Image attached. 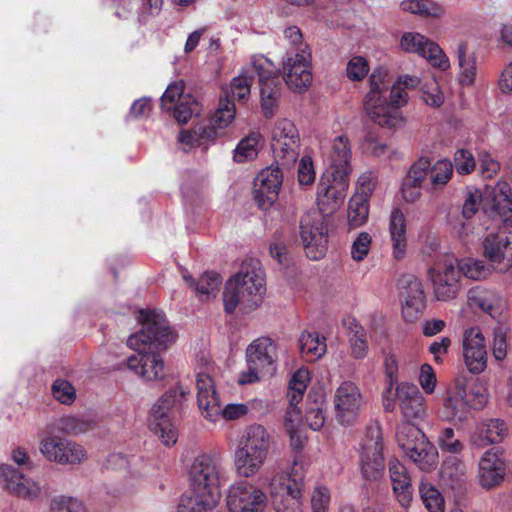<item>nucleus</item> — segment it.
<instances>
[{
  "instance_id": "1",
  "label": "nucleus",
  "mask_w": 512,
  "mask_h": 512,
  "mask_svg": "<svg viewBox=\"0 0 512 512\" xmlns=\"http://www.w3.org/2000/svg\"><path fill=\"white\" fill-rule=\"evenodd\" d=\"M142 328L127 339V345L138 353L127 359V366L144 380L162 379L164 362L160 352L176 340V333L169 326L162 311L141 310Z\"/></svg>"
},
{
  "instance_id": "2",
  "label": "nucleus",
  "mask_w": 512,
  "mask_h": 512,
  "mask_svg": "<svg viewBox=\"0 0 512 512\" xmlns=\"http://www.w3.org/2000/svg\"><path fill=\"white\" fill-rule=\"evenodd\" d=\"M395 399L405 419L396 429V441L405 455L422 471H430L437 464L438 452L427 439L424 432L411 420L421 419L425 415V398L419 388L412 383L397 384L391 396Z\"/></svg>"
},
{
  "instance_id": "3",
  "label": "nucleus",
  "mask_w": 512,
  "mask_h": 512,
  "mask_svg": "<svg viewBox=\"0 0 512 512\" xmlns=\"http://www.w3.org/2000/svg\"><path fill=\"white\" fill-rule=\"evenodd\" d=\"M265 292V275L259 258H245L239 273L225 284L224 310L233 314L239 306L244 313H249L262 304Z\"/></svg>"
},
{
  "instance_id": "4",
  "label": "nucleus",
  "mask_w": 512,
  "mask_h": 512,
  "mask_svg": "<svg viewBox=\"0 0 512 512\" xmlns=\"http://www.w3.org/2000/svg\"><path fill=\"white\" fill-rule=\"evenodd\" d=\"M483 212L500 222L497 232L485 237L483 256H512V189L507 182L496 183L491 201L483 205Z\"/></svg>"
},
{
  "instance_id": "5",
  "label": "nucleus",
  "mask_w": 512,
  "mask_h": 512,
  "mask_svg": "<svg viewBox=\"0 0 512 512\" xmlns=\"http://www.w3.org/2000/svg\"><path fill=\"white\" fill-rule=\"evenodd\" d=\"M270 445L267 430L259 424L248 426L235 452V466L239 475L251 477L263 465Z\"/></svg>"
},
{
  "instance_id": "6",
  "label": "nucleus",
  "mask_w": 512,
  "mask_h": 512,
  "mask_svg": "<svg viewBox=\"0 0 512 512\" xmlns=\"http://www.w3.org/2000/svg\"><path fill=\"white\" fill-rule=\"evenodd\" d=\"M220 464L216 456L200 454L192 462L188 476L190 491L186 495L204 498L206 505H217L220 498Z\"/></svg>"
},
{
  "instance_id": "7",
  "label": "nucleus",
  "mask_w": 512,
  "mask_h": 512,
  "mask_svg": "<svg viewBox=\"0 0 512 512\" xmlns=\"http://www.w3.org/2000/svg\"><path fill=\"white\" fill-rule=\"evenodd\" d=\"M189 394L190 390L187 387L178 384L166 391L151 409L150 430L158 435L166 446L177 442L178 432L172 422V415Z\"/></svg>"
},
{
  "instance_id": "8",
  "label": "nucleus",
  "mask_w": 512,
  "mask_h": 512,
  "mask_svg": "<svg viewBox=\"0 0 512 512\" xmlns=\"http://www.w3.org/2000/svg\"><path fill=\"white\" fill-rule=\"evenodd\" d=\"M388 72L375 69L369 77L370 90L365 97V109L373 122L381 127L396 128L403 123V117L387 105Z\"/></svg>"
},
{
  "instance_id": "9",
  "label": "nucleus",
  "mask_w": 512,
  "mask_h": 512,
  "mask_svg": "<svg viewBox=\"0 0 512 512\" xmlns=\"http://www.w3.org/2000/svg\"><path fill=\"white\" fill-rule=\"evenodd\" d=\"M486 401L483 393L468 391L464 385L457 384L445 398L439 415L445 421L462 423L468 419L471 409L482 408Z\"/></svg>"
},
{
  "instance_id": "10",
  "label": "nucleus",
  "mask_w": 512,
  "mask_h": 512,
  "mask_svg": "<svg viewBox=\"0 0 512 512\" xmlns=\"http://www.w3.org/2000/svg\"><path fill=\"white\" fill-rule=\"evenodd\" d=\"M249 378L241 380V383H252L259 380V374L272 375L276 370L278 360L277 344L266 336L252 341L246 350Z\"/></svg>"
},
{
  "instance_id": "11",
  "label": "nucleus",
  "mask_w": 512,
  "mask_h": 512,
  "mask_svg": "<svg viewBox=\"0 0 512 512\" xmlns=\"http://www.w3.org/2000/svg\"><path fill=\"white\" fill-rule=\"evenodd\" d=\"M361 475L367 481H378L384 475V443L381 429L369 427L362 439Z\"/></svg>"
},
{
  "instance_id": "12",
  "label": "nucleus",
  "mask_w": 512,
  "mask_h": 512,
  "mask_svg": "<svg viewBox=\"0 0 512 512\" xmlns=\"http://www.w3.org/2000/svg\"><path fill=\"white\" fill-rule=\"evenodd\" d=\"M349 187V176L343 170L324 172L317 185V206L323 215H330L343 204Z\"/></svg>"
},
{
  "instance_id": "13",
  "label": "nucleus",
  "mask_w": 512,
  "mask_h": 512,
  "mask_svg": "<svg viewBox=\"0 0 512 512\" xmlns=\"http://www.w3.org/2000/svg\"><path fill=\"white\" fill-rule=\"evenodd\" d=\"M428 277L438 301H451L461 291V269L457 268L451 258L434 262L428 269Z\"/></svg>"
},
{
  "instance_id": "14",
  "label": "nucleus",
  "mask_w": 512,
  "mask_h": 512,
  "mask_svg": "<svg viewBox=\"0 0 512 512\" xmlns=\"http://www.w3.org/2000/svg\"><path fill=\"white\" fill-rule=\"evenodd\" d=\"M300 138L294 123L288 119L276 122L271 139V148L278 165L289 168L299 156Z\"/></svg>"
},
{
  "instance_id": "15",
  "label": "nucleus",
  "mask_w": 512,
  "mask_h": 512,
  "mask_svg": "<svg viewBox=\"0 0 512 512\" xmlns=\"http://www.w3.org/2000/svg\"><path fill=\"white\" fill-rule=\"evenodd\" d=\"M283 72V79L290 90L298 93L306 91L312 82L310 50L304 47L298 52H287Z\"/></svg>"
},
{
  "instance_id": "16",
  "label": "nucleus",
  "mask_w": 512,
  "mask_h": 512,
  "mask_svg": "<svg viewBox=\"0 0 512 512\" xmlns=\"http://www.w3.org/2000/svg\"><path fill=\"white\" fill-rule=\"evenodd\" d=\"M267 495L259 487L241 481L227 490L226 505L229 512H263L267 506Z\"/></svg>"
},
{
  "instance_id": "17",
  "label": "nucleus",
  "mask_w": 512,
  "mask_h": 512,
  "mask_svg": "<svg viewBox=\"0 0 512 512\" xmlns=\"http://www.w3.org/2000/svg\"><path fill=\"white\" fill-rule=\"evenodd\" d=\"M303 473H299L297 462L291 473L280 482V491H275V482L272 483V495L274 497V505L276 512H303L302 509V490L304 486Z\"/></svg>"
},
{
  "instance_id": "18",
  "label": "nucleus",
  "mask_w": 512,
  "mask_h": 512,
  "mask_svg": "<svg viewBox=\"0 0 512 512\" xmlns=\"http://www.w3.org/2000/svg\"><path fill=\"white\" fill-rule=\"evenodd\" d=\"M399 297L402 303V316L413 323L425 309V292L422 282L412 274H404L398 280Z\"/></svg>"
},
{
  "instance_id": "19",
  "label": "nucleus",
  "mask_w": 512,
  "mask_h": 512,
  "mask_svg": "<svg viewBox=\"0 0 512 512\" xmlns=\"http://www.w3.org/2000/svg\"><path fill=\"white\" fill-rule=\"evenodd\" d=\"M43 456L59 464H77L86 458L81 445L58 436H48L40 442Z\"/></svg>"
},
{
  "instance_id": "20",
  "label": "nucleus",
  "mask_w": 512,
  "mask_h": 512,
  "mask_svg": "<svg viewBox=\"0 0 512 512\" xmlns=\"http://www.w3.org/2000/svg\"><path fill=\"white\" fill-rule=\"evenodd\" d=\"M400 46L406 52L417 53L440 70L444 71L450 66L449 59L440 46L419 33H405L401 37Z\"/></svg>"
},
{
  "instance_id": "21",
  "label": "nucleus",
  "mask_w": 512,
  "mask_h": 512,
  "mask_svg": "<svg viewBox=\"0 0 512 512\" xmlns=\"http://www.w3.org/2000/svg\"><path fill=\"white\" fill-rule=\"evenodd\" d=\"M301 240L307 256L324 254L328 243V227L322 215L303 217L300 221Z\"/></svg>"
},
{
  "instance_id": "22",
  "label": "nucleus",
  "mask_w": 512,
  "mask_h": 512,
  "mask_svg": "<svg viewBox=\"0 0 512 512\" xmlns=\"http://www.w3.org/2000/svg\"><path fill=\"white\" fill-rule=\"evenodd\" d=\"M361 406L359 388L350 381L343 382L335 393V411L337 420L343 425H352Z\"/></svg>"
},
{
  "instance_id": "23",
  "label": "nucleus",
  "mask_w": 512,
  "mask_h": 512,
  "mask_svg": "<svg viewBox=\"0 0 512 512\" xmlns=\"http://www.w3.org/2000/svg\"><path fill=\"white\" fill-rule=\"evenodd\" d=\"M463 356L468 370L474 374L483 372L487 366L485 339L478 327L467 329L463 335Z\"/></svg>"
},
{
  "instance_id": "24",
  "label": "nucleus",
  "mask_w": 512,
  "mask_h": 512,
  "mask_svg": "<svg viewBox=\"0 0 512 512\" xmlns=\"http://www.w3.org/2000/svg\"><path fill=\"white\" fill-rule=\"evenodd\" d=\"M117 2L115 15L121 20L136 16L138 25H145L158 16L162 10L163 0H114Z\"/></svg>"
},
{
  "instance_id": "25",
  "label": "nucleus",
  "mask_w": 512,
  "mask_h": 512,
  "mask_svg": "<svg viewBox=\"0 0 512 512\" xmlns=\"http://www.w3.org/2000/svg\"><path fill=\"white\" fill-rule=\"evenodd\" d=\"M468 301L471 307L479 308L498 322L501 321L506 309L505 300L496 290L481 286H476L468 291Z\"/></svg>"
},
{
  "instance_id": "26",
  "label": "nucleus",
  "mask_w": 512,
  "mask_h": 512,
  "mask_svg": "<svg viewBox=\"0 0 512 512\" xmlns=\"http://www.w3.org/2000/svg\"><path fill=\"white\" fill-rule=\"evenodd\" d=\"M0 478L5 482L7 489L19 497L34 499L40 494V486L26 478L23 473L12 465H0Z\"/></svg>"
},
{
  "instance_id": "27",
  "label": "nucleus",
  "mask_w": 512,
  "mask_h": 512,
  "mask_svg": "<svg viewBox=\"0 0 512 512\" xmlns=\"http://www.w3.org/2000/svg\"><path fill=\"white\" fill-rule=\"evenodd\" d=\"M479 483L483 488L498 486L505 476V462L496 451H486L479 462Z\"/></svg>"
},
{
  "instance_id": "28",
  "label": "nucleus",
  "mask_w": 512,
  "mask_h": 512,
  "mask_svg": "<svg viewBox=\"0 0 512 512\" xmlns=\"http://www.w3.org/2000/svg\"><path fill=\"white\" fill-rule=\"evenodd\" d=\"M389 475L393 492L403 507H408L412 501L413 488L411 477L406 467L397 458H391L388 463Z\"/></svg>"
},
{
  "instance_id": "29",
  "label": "nucleus",
  "mask_w": 512,
  "mask_h": 512,
  "mask_svg": "<svg viewBox=\"0 0 512 512\" xmlns=\"http://www.w3.org/2000/svg\"><path fill=\"white\" fill-rule=\"evenodd\" d=\"M197 402L203 416L208 420H214L217 415L218 407L215 403L219 396L215 389V384L209 374L199 372L196 378Z\"/></svg>"
},
{
  "instance_id": "30",
  "label": "nucleus",
  "mask_w": 512,
  "mask_h": 512,
  "mask_svg": "<svg viewBox=\"0 0 512 512\" xmlns=\"http://www.w3.org/2000/svg\"><path fill=\"white\" fill-rule=\"evenodd\" d=\"M180 272L185 283L199 295L201 300L208 299L222 283L221 275L215 271H205L197 280L189 274L187 269L180 267Z\"/></svg>"
},
{
  "instance_id": "31",
  "label": "nucleus",
  "mask_w": 512,
  "mask_h": 512,
  "mask_svg": "<svg viewBox=\"0 0 512 512\" xmlns=\"http://www.w3.org/2000/svg\"><path fill=\"white\" fill-rule=\"evenodd\" d=\"M351 155L348 137L346 135L337 136L332 144L330 166L325 172L335 173V171L340 172L343 170L349 176L352 171L350 165Z\"/></svg>"
},
{
  "instance_id": "32",
  "label": "nucleus",
  "mask_w": 512,
  "mask_h": 512,
  "mask_svg": "<svg viewBox=\"0 0 512 512\" xmlns=\"http://www.w3.org/2000/svg\"><path fill=\"white\" fill-rule=\"evenodd\" d=\"M399 362L395 354L387 353L384 357V374L386 387L382 392L383 407L386 412L395 410V399L393 394L394 386L398 383Z\"/></svg>"
},
{
  "instance_id": "33",
  "label": "nucleus",
  "mask_w": 512,
  "mask_h": 512,
  "mask_svg": "<svg viewBox=\"0 0 512 512\" xmlns=\"http://www.w3.org/2000/svg\"><path fill=\"white\" fill-rule=\"evenodd\" d=\"M326 338L318 332L304 331L299 337V350L306 362H314L326 353Z\"/></svg>"
},
{
  "instance_id": "34",
  "label": "nucleus",
  "mask_w": 512,
  "mask_h": 512,
  "mask_svg": "<svg viewBox=\"0 0 512 512\" xmlns=\"http://www.w3.org/2000/svg\"><path fill=\"white\" fill-rule=\"evenodd\" d=\"M389 230L394 256L405 254L407 247L406 219L403 212L398 208L391 213Z\"/></svg>"
},
{
  "instance_id": "35",
  "label": "nucleus",
  "mask_w": 512,
  "mask_h": 512,
  "mask_svg": "<svg viewBox=\"0 0 512 512\" xmlns=\"http://www.w3.org/2000/svg\"><path fill=\"white\" fill-rule=\"evenodd\" d=\"M457 268L461 269V277L473 280L485 279L491 274L487 258H451Z\"/></svg>"
},
{
  "instance_id": "36",
  "label": "nucleus",
  "mask_w": 512,
  "mask_h": 512,
  "mask_svg": "<svg viewBox=\"0 0 512 512\" xmlns=\"http://www.w3.org/2000/svg\"><path fill=\"white\" fill-rule=\"evenodd\" d=\"M466 466L458 457L450 456L444 460L440 476L444 483L452 488L460 487L465 481Z\"/></svg>"
},
{
  "instance_id": "37",
  "label": "nucleus",
  "mask_w": 512,
  "mask_h": 512,
  "mask_svg": "<svg viewBox=\"0 0 512 512\" xmlns=\"http://www.w3.org/2000/svg\"><path fill=\"white\" fill-rule=\"evenodd\" d=\"M458 65L460 68L459 82L462 86H471L476 77V57L474 54L467 55V44L461 42L457 47Z\"/></svg>"
},
{
  "instance_id": "38",
  "label": "nucleus",
  "mask_w": 512,
  "mask_h": 512,
  "mask_svg": "<svg viewBox=\"0 0 512 512\" xmlns=\"http://www.w3.org/2000/svg\"><path fill=\"white\" fill-rule=\"evenodd\" d=\"M281 81L279 78L260 85L261 108L265 117L271 118L278 106V99L281 94Z\"/></svg>"
},
{
  "instance_id": "39",
  "label": "nucleus",
  "mask_w": 512,
  "mask_h": 512,
  "mask_svg": "<svg viewBox=\"0 0 512 512\" xmlns=\"http://www.w3.org/2000/svg\"><path fill=\"white\" fill-rule=\"evenodd\" d=\"M348 223L351 228L364 225L369 215V200L365 196L353 195L348 203Z\"/></svg>"
},
{
  "instance_id": "40",
  "label": "nucleus",
  "mask_w": 512,
  "mask_h": 512,
  "mask_svg": "<svg viewBox=\"0 0 512 512\" xmlns=\"http://www.w3.org/2000/svg\"><path fill=\"white\" fill-rule=\"evenodd\" d=\"M323 404V394H308L305 418L309 427L313 430H319L324 425L325 414Z\"/></svg>"
},
{
  "instance_id": "41",
  "label": "nucleus",
  "mask_w": 512,
  "mask_h": 512,
  "mask_svg": "<svg viewBox=\"0 0 512 512\" xmlns=\"http://www.w3.org/2000/svg\"><path fill=\"white\" fill-rule=\"evenodd\" d=\"M282 181L283 174L277 164L276 167L270 166L261 170L256 176L254 184L265 187L272 197H278Z\"/></svg>"
},
{
  "instance_id": "42",
  "label": "nucleus",
  "mask_w": 512,
  "mask_h": 512,
  "mask_svg": "<svg viewBox=\"0 0 512 512\" xmlns=\"http://www.w3.org/2000/svg\"><path fill=\"white\" fill-rule=\"evenodd\" d=\"M351 354L356 359L367 355L368 343L366 330L355 320L349 321Z\"/></svg>"
},
{
  "instance_id": "43",
  "label": "nucleus",
  "mask_w": 512,
  "mask_h": 512,
  "mask_svg": "<svg viewBox=\"0 0 512 512\" xmlns=\"http://www.w3.org/2000/svg\"><path fill=\"white\" fill-rule=\"evenodd\" d=\"M401 8L422 17L438 18L443 14V8L431 0H404Z\"/></svg>"
},
{
  "instance_id": "44",
  "label": "nucleus",
  "mask_w": 512,
  "mask_h": 512,
  "mask_svg": "<svg viewBox=\"0 0 512 512\" xmlns=\"http://www.w3.org/2000/svg\"><path fill=\"white\" fill-rule=\"evenodd\" d=\"M55 427L59 432L68 435H79L93 428V422L78 416H63L59 418Z\"/></svg>"
},
{
  "instance_id": "45",
  "label": "nucleus",
  "mask_w": 512,
  "mask_h": 512,
  "mask_svg": "<svg viewBox=\"0 0 512 512\" xmlns=\"http://www.w3.org/2000/svg\"><path fill=\"white\" fill-rule=\"evenodd\" d=\"M453 175V164L447 159L436 161L433 165L430 164V182L433 189H440L444 187Z\"/></svg>"
},
{
  "instance_id": "46",
  "label": "nucleus",
  "mask_w": 512,
  "mask_h": 512,
  "mask_svg": "<svg viewBox=\"0 0 512 512\" xmlns=\"http://www.w3.org/2000/svg\"><path fill=\"white\" fill-rule=\"evenodd\" d=\"M259 138L260 134L255 132L243 138L234 150V161L243 163L248 160H253L258 154L257 145Z\"/></svg>"
},
{
  "instance_id": "47",
  "label": "nucleus",
  "mask_w": 512,
  "mask_h": 512,
  "mask_svg": "<svg viewBox=\"0 0 512 512\" xmlns=\"http://www.w3.org/2000/svg\"><path fill=\"white\" fill-rule=\"evenodd\" d=\"M171 111L178 123L185 124L193 115L199 114L200 106L192 95L187 94L180 98V102H177Z\"/></svg>"
},
{
  "instance_id": "48",
  "label": "nucleus",
  "mask_w": 512,
  "mask_h": 512,
  "mask_svg": "<svg viewBox=\"0 0 512 512\" xmlns=\"http://www.w3.org/2000/svg\"><path fill=\"white\" fill-rule=\"evenodd\" d=\"M306 388V384H302L301 382L296 383L293 380L289 381L287 397L290 407L285 416L287 422H293L294 417H300L301 411L297 408V405L302 400Z\"/></svg>"
},
{
  "instance_id": "49",
  "label": "nucleus",
  "mask_w": 512,
  "mask_h": 512,
  "mask_svg": "<svg viewBox=\"0 0 512 512\" xmlns=\"http://www.w3.org/2000/svg\"><path fill=\"white\" fill-rule=\"evenodd\" d=\"M235 114V103L226 95L225 97H220L218 109L212 116L211 122L216 124L218 128L223 129L232 122Z\"/></svg>"
},
{
  "instance_id": "50",
  "label": "nucleus",
  "mask_w": 512,
  "mask_h": 512,
  "mask_svg": "<svg viewBox=\"0 0 512 512\" xmlns=\"http://www.w3.org/2000/svg\"><path fill=\"white\" fill-rule=\"evenodd\" d=\"M419 491L428 512H444L445 502L439 490L433 486L421 484Z\"/></svg>"
},
{
  "instance_id": "51",
  "label": "nucleus",
  "mask_w": 512,
  "mask_h": 512,
  "mask_svg": "<svg viewBox=\"0 0 512 512\" xmlns=\"http://www.w3.org/2000/svg\"><path fill=\"white\" fill-rule=\"evenodd\" d=\"M507 428L504 421L499 419H489L484 422L480 428V435L489 443H499L502 441Z\"/></svg>"
},
{
  "instance_id": "52",
  "label": "nucleus",
  "mask_w": 512,
  "mask_h": 512,
  "mask_svg": "<svg viewBox=\"0 0 512 512\" xmlns=\"http://www.w3.org/2000/svg\"><path fill=\"white\" fill-rule=\"evenodd\" d=\"M420 92L423 101L433 108L440 107L444 102V95L435 79L423 83Z\"/></svg>"
},
{
  "instance_id": "53",
  "label": "nucleus",
  "mask_w": 512,
  "mask_h": 512,
  "mask_svg": "<svg viewBox=\"0 0 512 512\" xmlns=\"http://www.w3.org/2000/svg\"><path fill=\"white\" fill-rule=\"evenodd\" d=\"M464 203L462 205V216L471 219L479 209L482 202V193L474 187H467L463 191Z\"/></svg>"
},
{
  "instance_id": "54",
  "label": "nucleus",
  "mask_w": 512,
  "mask_h": 512,
  "mask_svg": "<svg viewBox=\"0 0 512 512\" xmlns=\"http://www.w3.org/2000/svg\"><path fill=\"white\" fill-rule=\"evenodd\" d=\"M53 397L64 405H71L76 399L74 386L65 379H56L52 384Z\"/></svg>"
},
{
  "instance_id": "55",
  "label": "nucleus",
  "mask_w": 512,
  "mask_h": 512,
  "mask_svg": "<svg viewBox=\"0 0 512 512\" xmlns=\"http://www.w3.org/2000/svg\"><path fill=\"white\" fill-rule=\"evenodd\" d=\"M248 72L249 75H253V78L255 76L258 77L259 86L264 84V82H269L274 80V78H279L274 71L272 63L266 58L253 60L251 71Z\"/></svg>"
},
{
  "instance_id": "56",
  "label": "nucleus",
  "mask_w": 512,
  "mask_h": 512,
  "mask_svg": "<svg viewBox=\"0 0 512 512\" xmlns=\"http://www.w3.org/2000/svg\"><path fill=\"white\" fill-rule=\"evenodd\" d=\"M253 83V75L248 71L243 72L231 82L230 89L233 98L239 101L247 100L250 95V88Z\"/></svg>"
},
{
  "instance_id": "57",
  "label": "nucleus",
  "mask_w": 512,
  "mask_h": 512,
  "mask_svg": "<svg viewBox=\"0 0 512 512\" xmlns=\"http://www.w3.org/2000/svg\"><path fill=\"white\" fill-rule=\"evenodd\" d=\"M368 72V61L362 56H354L347 63L346 75L347 78L353 82L363 80Z\"/></svg>"
},
{
  "instance_id": "58",
  "label": "nucleus",
  "mask_w": 512,
  "mask_h": 512,
  "mask_svg": "<svg viewBox=\"0 0 512 512\" xmlns=\"http://www.w3.org/2000/svg\"><path fill=\"white\" fill-rule=\"evenodd\" d=\"M438 444L442 451L459 454L463 450V443L455 437L452 428H444L438 436Z\"/></svg>"
},
{
  "instance_id": "59",
  "label": "nucleus",
  "mask_w": 512,
  "mask_h": 512,
  "mask_svg": "<svg viewBox=\"0 0 512 512\" xmlns=\"http://www.w3.org/2000/svg\"><path fill=\"white\" fill-rule=\"evenodd\" d=\"M454 165L457 173L470 174L476 165L473 154L467 149H458L454 154Z\"/></svg>"
},
{
  "instance_id": "60",
  "label": "nucleus",
  "mask_w": 512,
  "mask_h": 512,
  "mask_svg": "<svg viewBox=\"0 0 512 512\" xmlns=\"http://www.w3.org/2000/svg\"><path fill=\"white\" fill-rule=\"evenodd\" d=\"M218 407L217 415L215 416L212 422H216L219 418H224L227 420H236L246 415L248 412V408L244 404H228L224 408L221 406L220 399L215 403Z\"/></svg>"
},
{
  "instance_id": "61",
  "label": "nucleus",
  "mask_w": 512,
  "mask_h": 512,
  "mask_svg": "<svg viewBox=\"0 0 512 512\" xmlns=\"http://www.w3.org/2000/svg\"><path fill=\"white\" fill-rule=\"evenodd\" d=\"M430 163L428 157H420L411 165L405 178L422 185L423 180L430 172Z\"/></svg>"
},
{
  "instance_id": "62",
  "label": "nucleus",
  "mask_w": 512,
  "mask_h": 512,
  "mask_svg": "<svg viewBox=\"0 0 512 512\" xmlns=\"http://www.w3.org/2000/svg\"><path fill=\"white\" fill-rule=\"evenodd\" d=\"M204 498L183 495L178 505V512H208L216 505L203 504Z\"/></svg>"
},
{
  "instance_id": "63",
  "label": "nucleus",
  "mask_w": 512,
  "mask_h": 512,
  "mask_svg": "<svg viewBox=\"0 0 512 512\" xmlns=\"http://www.w3.org/2000/svg\"><path fill=\"white\" fill-rule=\"evenodd\" d=\"M52 512H87L83 504L71 497H58L51 502Z\"/></svg>"
},
{
  "instance_id": "64",
  "label": "nucleus",
  "mask_w": 512,
  "mask_h": 512,
  "mask_svg": "<svg viewBox=\"0 0 512 512\" xmlns=\"http://www.w3.org/2000/svg\"><path fill=\"white\" fill-rule=\"evenodd\" d=\"M364 153L372 156H381L386 153L387 145L379 142L374 132L368 131L361 142Z\"/></svg>"
}]
</instances>
